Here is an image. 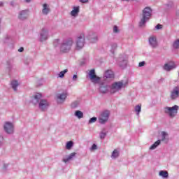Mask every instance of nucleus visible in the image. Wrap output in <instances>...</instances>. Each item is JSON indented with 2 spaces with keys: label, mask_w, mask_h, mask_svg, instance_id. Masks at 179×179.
<instances>
[{
  "label": "nucleus",
  "mask_w": 179,
  "mask_h": 179,
  "mask_svg": "<svg viewBox=\"0 0 179 179\" xmlns=\"http://www.w3.org/2000/svg\"><path fill=\"white\" fill-rule=\"evenodd\" d=\"M150 16H152V8L150 7H145L143 10L142 17L139 22L140 27L145 26L146 22L150 19Z\"/></svg>",
  "instance_id": "f257e3e1"
},
{
  "label": "nucleus",
  "mask_w": 179,
  "mask_h": 179,
  "mask_svg": "<svg viewBox=\"0 0 179 179\" xmlns=\"http://www.w3.org/2000/svg\"><path fill=\"white\" fill-rule=\"evenodd\" d=\"M72 45H73V40L72 38H70L64 41L60 47L61 52H69L71 48H72Z\"/></svg>",
  "instance_id": "f03ea898"
},
{
  "label": "nucleus",
  "mask_w": 179,
  "mask_h": 179,
  "mask_svg": "<svg viewBox=\"0 0 179 179\" xmlns=\"http://www.w3.org/2000/svg\"><path fill=\"white\" fill-rule=\"evenodd\" d=\"M178 108H179L178 106L175 105L173 107L166 106L164 108V113L166 114H168L169 117H176V115H177Z\"/></svg>",
  "instance_id": "7ed1b4c3"
},
{
  "label": "nucleus",
  "mask_w": 179,
  "mask_h": 179,
  "mask_svg": "<svg viewBox=\"0 0 179 179\" xmlns=\"http://www.w3.org/2000/svg\"><path fill=\"white\" fill-rule=\"evenodd\" d=\"M76 45V50H81V48H83L85 45V34H81L77 37Z\"/></svg>",
  "instance_id": "20e7f679"
},
{
  "label": "nucleus",
  "mask_w": 179,
  "mask_h": 179,
  "mask_svg": "<svg viewBox=\"0 0 179 179\" xmlns=\"http://www.w3.org/2000/svg\"><path fill=\"white\" fill-rule=\"evenodd\" d=\"M122 87H124V83L122 81L115 82L111 85L110 92L115 93V92H119Z\"/></svg>",
  "instance_id": "39448f33"
},
{
  "label": "nucleus",
  "mask_w": 179,
  "mask_h": 179,
  "mask_svg": "<svg viewBox=\"0 0 179 179\" xmlns=\"http://www.w3.org/2000/svg\"><path fill=\"white\" fill-rule=\"evenodd\" d=\"M110 117V111L105 110L102 112L99 117V121L100 124H106L107 121H108V118Z\"/></svg>",
  "instance_id": "423d86ee"
},
{
  "label": "nucleus",
  "mask_w": 179,
  "mask_h": 179,
  "mask_svg": "<svg viewBox=\"0 0 179 179\" xmlns=\"http://www.w3.org/2000/svg\"><path fill=\"white\" fill-rule=\"evenodd\" d=\"M89 76H90V80H92V82H93L94 83H97V82L100 80V78L96 75V71L94 70V69H91L90 71Z\"/></svg>",
  "instance_id": "0eeeda50"
},
{
  "label": "nucleus",
  "mask_w": 179,
  "mask_h": 179,
  "mask_svg": "<svg viewBox=\"0 0 179 179\" xmlns=\"http://www.w3.org/2000/svg\"><path fill=\"white\" fill-rule=\"evenodd\" d=\"M177 66L174 62H169L164 65V71H167L168 72L172 71V69H176Z\"/></svg>",
  "instance_id": "6e6552de"
},
{
  "label": "nucleus",
  "mask_w": 179,
  "mask_h": 179,
  "mask_svg": "<svg viewBox=\"0 0 179 179\" xmlns=\"http://www.w3.org/2000/svg\"><path fill=\"white\" fill-rule=\"evenodd\" d=\"M4 131L6 134H13V124L9 122H6L3 126Z\"/></svg>",
  "instance_id": "1a4fd4ad"
},
{
  "label": "nucleus",
  "mask_w": 179,
  "mask_h": 179,
  "mask_svg": "<svg viewBox=\"0 0 179 179\" xmlns=\"http://www.w3.org/2000/svg\"><path fill=\"white\" fill-rule=\"evenodd\" d=\"M48 108V102L47 101V100H45V99L41 100L39 102V108L42 111H45V110H47Z\"/></svg>",
  "instance_id": "9d476101"
},
{
  "label": "nucleus",
  "mask_w": 179,
  "mask_h": 179,
  "mask_svg": "<svg viewBox=\"0 0 179 179\" xmlns=\"http://www.w3.org/2000/svg\"><path fill=\"white\" fill-rule=\"evenodd\" d=\"M179 96V88L178 87H175L171 92V99L174 100L177 99Z\"/></svg>",
  "instance_id": "9b49d317"
},
{
  "label": "nucleus",
  "mask_w": 179,
  "mask_h": 179,
  "mask_svg": "<svg viewBox=\"0 0 179 179\" xmlns=\"http://www.w3.org/2000/svg\"><path fill=\"white\" fill-rule=\"evenodd\" d=\"M29 16V11L27 10H22L19 13L18 19H20V20H24V19H27Z\"/></svg>",
  "instance_id": "f8f14e48"
},
{
  "label": "nucleus",
  "mask_w": 179,
  "mask_h": 179,
  "mask_svg": "<svg viewBox=\"0 0 179 179\" xmlns=\"http://www.w3.org/2000/svg\"><path fill=\"white\" fill-rule=\"evenodd\" d=\"M47 38H48V32L45 29H43L41 33V41H45Z\"/></svg>",
  "instance_id": "ddd939ff"
},
{
  "label": "nucleus",
  "mask_w": 179,
  "mask_h": 179,
  "mask_svg": "<svg viewBox=\"0 0 179 179\" xmlns=\"http://www.w3.org/2000/svg\"><path fill=\"white\" fill-rule=\"evenodd\" d=\"M149 43L153 48H156L157 46V40L156 39L155 36H150L149 38Z\"/></svg>",
  "instance_id": "4468645a"
},
{
  "label": "nucleus",
  "mask_w": 179,
  "mask_h": 179,
  "mask_svg": "<svg viewBox=\"0 0 179 179\" xmlns=\"http://www.w3.org/2000/svg\"><path fill=\"white\" fill-rule=\"evenodd\" d=\"M58 103H64L66 99V94H57L56 95Z\"/></svg>",
  "instance_id": "2eb2a0df"
},
{
  "label": "nucleus",
  "mask_w": 179,
  "mask_h": 179,
  "mask_svg": "<svg viewBox=\"0 0 179 179\" xmlns=\"http://www.w3.org/2000/svg\"><path fill=\"white\" fill-rule=\"evenodd\" d=\"M104 78H106V79H111L114 78V72L111 70H108L105 72Z\"/></svg>",
  "instance_id": "dca6fc26"
},
{
  "label": "nucleus",
  "mask_w": 179,
  "mask_h": 179,
  "mask_svg": "<svg viewBox=\"0 0 179 179\" xmlns=\"http://www.w3.org/2000/svg\"><path fill=\"white\" fill-rule=\"evenodd\" d=\"M43 7L42 13L43 15H48V13H50V8H48L47 3L43 4Z\"/></svg>",
  "instance_id": "f3484780"
},
{
  "label": "nucleus",
  "mask_w": 179,
  "mask_h": 179,
  "mask_svg": "<svg viewBox=\"0 0 179 179\" xmlns=\"http://www.w3.org/2000/svg\"><path fill=\"white\" fill-rule=\"evenodd\" d=\"M75 156H76V152H72L70 154V155L67 158L64 159L63 162L64 163H68V162H69V160H72V159H73Z\"/></svg>",
  "instance_id": "a211bd4d"
},
{
  "label": "nucleus",
  "mask_w": 179,
  "mask_h": 179,
  "mask_svg": "<svg viewBox=\"0 0 179 179\" xmlns=\"http://www.w3.org/2000/svg\"><path fill=\"white\" fill-rule=\"evenodd\" d=\"M78 13H79V7H74L71 12V16H78Z\"/></svg>",
  "instance_id": "6ab92c4d"
},
{
  "label": "nucleus",
  "mask_w": 179,
  "mask_h": 179,
  "mask_svg": "<svg viewBox=\"0 0 179 179\" xmlns=\"http://www.w3.org/2000/svg\"><path fill=\"white\" fill-rule=\"evenodd\" d=\"M160 143H161L160 140L157 141L156 142L154 143V144H152L150 146V149L151 150H153L154 149H156L160 145Z\"/></svg>",
  "instance_id": "aec40b11"
},
{
  "label": "nucleus",
  "mask_w": 179,
  "mask_h": 179,
  "mask_svg": "<svg viewBox=\"0 0 179 179\" xmlns=\"http://www.w3.org/2000/svg\"><path fill=\"white\" fill-rule=\"evenodd\" d=\"M11 86H12L13 90H15V92H16V90H17V89L16 87L17 86H19V83L17 82V80H13L11 82Z\"/></svg>",
  "instance_id": "412c9836"
},
{
  "label": "nucleus",
  "mask_w": 179,
  "mask_h": 179,
  "mask_svg": "<svg viewBox=\"0 0 179 179\" xmlns=\"http://www.w3.org/2000/svg\"><path fill=\"white\" fill-rule=\"evenodd\" d=\"M118 156H120V152H118V150H114L111 155L112 159H117Z\"/></svg>",
  "instance_id": "4be33fe9"
},
{
  "label": "nucleus",
  "mask_w": 179,
  "mask_h": 179,
  "mask_svg": "<svg viewBox=\"0 0 179 179\" xmlns=\"http://www.w3.org/2000/svg\"><path fill=\"white\" fill-rule=\"evenodd\" d=\"M75 116L78 117L79 119L83 118V113L80 110H76L75 112Z\"/></svg>",
  "instance_id": "5701e85b"
},
{
  "label": "nucleus",
  "mask_w": 179,
  "mask_h": 179,
  "mask_svg": "<svg viewBox=\"0 0 179 179\" xmlns=\"http://www.w3.org/2000/svg\"><path fill=\"white\" fill-rule=\"evenodd\" d=\"M159 176L164 178H167V177H169V173L166 171H161L159 172Z\"/></svg>",
  "instance_id": "b1692460"
},
{
  "label": "nucleus",
  "mask_w": 179,
  "mask_h": 179,
  "mask_svg": "<svg viewBox=\"0 0 179 179\" xmlns=\"http://www.w3.org/2000/svg\"><path fill=\"white\" fill-rule=\"evenodd\" d=\"M72 146H73V141H68L66 145V148L68 150H71V149H72Z\"/></svg>",
  "instance_id": "393cba45"
},
{
  "label": "nucleus",
  "mask_w": 179,
  "mask_h": 179,
  "mask_svg": "<svg viewBox=\"0 0 179 179\" xmlns=\"http://www.w3.org/2000/svg\"><path fill=\"white\" fill-rule=\"evenodd\" d=\"M99 90L101 93H106L108 91V90L107 89V87L106 86L100 87Z\"/></svg>",
  "instance_id": "a878e982"
},
{
  "label": "nucleus",
  "mask_w": 179,
  "mask_h": 179,
  "mask_svg": "<svg viewBox=\"0 0 179 179\" xmlns=\"http://www.w3.org/2000/svg\"><path fill=\"white\" fill-rule=\"evenodd\" d=\"M142 109V105H138L135 107V111L137 113L138 115L141 113V110Z\"/></svg>",
  "instance_id": "bb28decb"
},
{
  "label": "nucleus",
  "mask_w": 179,
  "mask_h": 179,
  "mask_svg": "<svg viewBox=\"0 0 179 179\" xmlns=\"http://www.w3.org/2000/svg\"><path fill=\"white\" fill-rule=\"evenodd\" d=\"M42 96L41 94L40 93H37L35 96H34V99L36 100V102L38 103V101H40V99H41Z\"/></svg>",
  "instance_id": "cd10ccee"
},
{
  "label": "nucleus",
  "mask_w": 179,
  "mask_h": 179,
  "mask_svg": "<svg viewBox=\"0 0 179 179\" xmlns=\"http://www.w3.org/2000/svg\"><path fill=\"white\" fill-rule=\"evenodd\" d=\"M66 72H68V69H65V70L61 71L59 73V78H64V76H65V74L66 73Z\"/></svg>",
  "instance_id": "c85d7f7f"
},
{
  "label": "nucleus",
  "mask_w": 179,
  "mask_h": 179,
  "mask_svg": "<svg viewBox=\"0 0 179 179\" xmlns=\"http://www.w3.org/2000/svg\"><path fill=\"white\" fill-rule=\"evenodd\" d=\"M161 134L162 136V141H166V137L169 136V134H167L166 131H162Z\"/></svg>",
  "instance_id": "c756f323"
},
{
  "label": "nucleus",
  "mask_w": 179,
  "mask_h": 179,
  "mask_svg": "<svg viewBox=\"0 0 179 179\" xmlns=\"http://www.w3.org/2000/svg\"><path fill=\"white\" fill-rule=\"evenodd\" d=\"M173 48L178 49L179 48V39L176 40L174 43H173Z\"/></svg>",
  "instance_id": "7c9ffc66"
},
{
  "label": "nucleus",
  "mask_w": 179,
  "mask_h": 179,
  "mask_svg": "<svg viewBox=\"0 0 179 179\" xmlns=\"http://www.w3.org/2000/svg\"><path fill=\"white\" fill-rule=\"evenodd\" d=\"M97 121V117H93L89 120V124H93V122H96Z\"/></svg>",
  "instance_id": "2f4dec72"
},
{
  "label": "nucleus",
  "mask_w": 179,
  "mask_h": 179,
  "mask_svg": "<svg viewBox=\"0 0 179 179\" xmlns=\"http://www.w3.org/2000/svg\"><path fill=\"white\" fill-rule=\"evenodd\" d=\"M106 133H104V132H101V134H100V138H101V139H104L105 138H106Z\"/></svg>",
  "instance_id": "473e14b6"
},
{
  "label": "nucleus",
  "mask_w": 179,
  "mask_h": 179,
  "mask_svg": "<svg viewBox=\"0 0 179 179\" xmlns=\"http://www.w3.org/2000/svg\"><path fill=\"white\" fill-rule=\"evenodd\" d=\"M55 47H57V45H58V44H59V39H56L54 41V43H53Z\"/></svg>",
  "instance_id": "72a5a7b5"
},
{
  "label": "nucleus",
  "mask_w": 179,
  "mask_h": 179,
  "mask_svg": "<svg viewBox=\"0 0 179 179\" xmlns=\"http://www.w3.org/2000/svg\"><path fill=\"white\" fill-rule=\"evenodd\" d=\"M155 27L157 30H160V29H163V25L158 24Z\"/></svg>",
  "instance_id": "f704fd0d"
},
{
  "label": "nucleus",
  "mask_w": 179,
  "mask_h": 179,
  "mask_svg": "<svg viewBox=\"0 0 179 179\" xmlns=\"http://www.w3.org/2000/svg\"><path fill=\"white\" fill-rule=\"evenodd\" d=\"M113 32L114 33H118V27L117 26H114Z\"/></svg>",
  "instance_id": "c9c22d12"
},
{
  "label": "nucleus",
  "mask_w": 179,
  "mask_h": 179,
  "mask_svg": "<svg viewBox=\"0 0 179 179\" xmlns=\"http://www.w3.org/2000/svg\"><path fill=\"white\" fill-rule=\"evenodd\" d=\"M91 149L92 150H96V149H97V145L96 144H93Z\"/></svg>",
  "instance_id": "e433bc0d"
},
{
  "label": "nucleus",
  "mask_w": 179,
  "mask_h": 179,
  "mask_svg": "<svg viewBox=\"0 0 179 179\" xmlns=\"http://www.w3.org/2000/svg\"><path fill=\"white\" fill-rule=\"evenodd\" d=\"M91 43H95L96 41H97V37H95L94 38H91Z\"/></svg>",
  "instance_id": "4c0bfd02"
},
{
  "label": "nucleus",
  "mask_w": 179,
  "mask_h": 179,
  "mask_svg": "<svg viewBox=\"0 0 179 179\" xmlns=\"http://www.w3.org/2000/svg\"><path fill=\"white\" fill-rule=\"evenodd\" d=\"M138 66L141 67V66H145V62H141L138 64Z\"/></svg>",
  "instance_id": "58836bf2"
},
{
  "label": "nucleus",
  "mask_w": 179,
  "mask_h": 179,
  "mask_svg": "<svg viewBox=\"0 0 179 179\" xmlns=\"http://www.w3.org/2000/svg\"><path fill=\"white\" fill-rule=\"evenodd\" d=\"M77 106H78V103H76V102L73 103L71 105V106L73 108L77 107Z\"/></svg>",
  "instance_id": "ea45409f"
},
{
  "label": "nucleus",
  "mask_w": 179,
  "mask_h": 179,
  "mask_svg": "<svg viewBox=\"0 0 179 179\" xmlns=\"http://www.w3.org/2000/svg\"><path fill=\"white\" fill-rule=\"evenodd\" d=\"M89 0H80V2H82V3H86V2H88Z\"/></svg>",
  "instance_id": "a19ab883"
},
{
  "label": "nucleus",
  "mask_w": 179,
  "mask_h": 179,
  "mask_svg": "<svg viewBox=\"0 0 179 179\" xmlns=\"http://www.w3.org/2000/svg\"><path fill=\"white\" fill-rule=\"evenodd\" d=\"M24 48H20L19 50H18V51H19V52H23V51H24Z\"/></svg>",
  "instance_id": "79ce46f5"
},
{
  "label": "nucleus",
  "mask_w": 179,
  "mask_h": 179,
  "mask_svg": "<svg viewBox=\"0 0 179 179\" xmlns=\"http://www.w3.org/2000/svg\"><path fill=\"white\" fill-rule=\"evenodd\" d=\"M73 80H75V79H78V76L77 75H74L73 76Z\"/></svg>",
  "instance_id": "37998d69"
},
{
  "label": "nucleus",
  "mask_w": 179,
  "mask_h": 179,
  "mask_svg": "<svg viewBox=\"0 0 179 179\" xmlns=\"http://www.w3.org/2000/svg\"><path fill=\"white\" fill-rule=\"evenodd\" d=\"M0 6H3V3H0Z\"/></svg>",
  "instance_id": "c03bdc74"
},
{
  "label": "nucleus",
  "mask_w": 179,
  "mask_h": 179,
  "mask_svg": "<svg viewBox=\"0 0 179 179\" xmlns=\"http://www.w3.org/2000/svg\"><path fill=\"white\" fill-rule=\"evenodd\" d=\"M26 2H30L31 0H25Z\"/></svg>",
  "instance_id": "a18cd8bd"
}]
</instances>
